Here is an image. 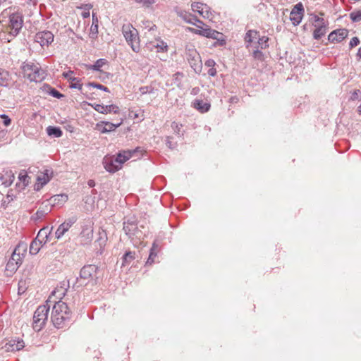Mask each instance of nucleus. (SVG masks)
<instances>
[{
  "instance_id": "10",
  "label": "nucleus",
  "mask_w": 361,
  "mask_h": 361,
  "mask_svg": "<svg viewBox=\"0 0 361 361\" xmlns=\"http://www.w3.org/2000/svg\"><path fill=\"white\" fill-rule=\"evenodd\" d=\"M68 197L67 195L58 194L52 196L46 202H44V203H47L51 209L53 207L55 206H63L68 201Z\"/></svg>"
},
{
  "instance_id": "39",
  "label": "nucleus",
  "mask_w": 361,
  "mask_h": 361,
  "mask_svg": "<svg viewBox=\"0 0 361 361\" xmlns=\"http://www.w3.org/2000/svg\"><path fill=\"white\" fill-rule=\"evenodd\" d=\"M78 8L80 9L84 10V12L82 15L84 18H87L90 16V10L92 8V5L90 4H82Z\"/></svg>"
},
{
  "instance_id": "52",
  "label": "nucleus",
  "mask_w": 361,
  "mask_h": 361,
  "mask_svg": "<svg viewBox=\"0 0 361 361\" xmlns=\"http://www.w3.org/2000/svg\"><path fill=\"white\" fill-rule=\"evenodd\" d=\"M73 71H69L68 72H64L63 73V76L66 79L69 80L70 82H74L75 80V77H73Z\"/></svg>"
},
{
  "instance_id": "28",
  "label": "nucleus",
  "mask_w": 361,
  "mask_h": 361,
  "mask_svg": "<svg viewBox=\"0 0 361 361\" xmlns=\"http://www.w3.org/2000/svg\"><path fill=\"white\" fill-rule=\"evenodd\" d=\"M27 245L26 243L23 241H20L15 247L13 252L21 255L22 257H25V255L27 252Z\"/></svg>"
},
{
  "instance_id": "2",
  "label": "nucleus",
  "mask_w": 361,
  "mask_h": 361,
  "mask_svg": "<svg viewBox=\"0 0 361 361\" xmlns=\"http://www.w3.org/2000/svg\"><path fill=\"white\" fill-rule=\"evenodd\" d=\"M97 270L98 267L94 264L84 266L80 271V276L76 278L77 286H87L90 283H96Z\"/></svg>"
},
{
  "instance_id": "55",
  "label": "nucleus",
  "mask_w": 361,
  "mask_h": 361,
  "mask_svg": "<svg viewBox=\"0 0 361 361\" xmlns=\"http://www.w3.org/2000/svg\"><path fill=\"white\" fill-rule=\"evenodd\" d=\"M182 126V125L179 126V124L176 122H173L171 123V128L172 129L174 130V132L180 135V127Z\"/></svg>"
},
{
  "instance_id": "62",
  "label": "nucleus",
  "mask_w": 361,
  "mask_h": 361,
  "mask_svg": "<svg viewBox=\"0 0 361 361\" xmlns=\"http://www.w3.org/2000/svg\"><path fill=\"white\" fill-rule=\"evenodd\" d=\"M215 64V61L212 59H209L205 62V66L209 67L210 68H214Z\"/></svg>"
},
{
  "instance_id": "29",
  "label": "nucleus",
  "mask_w": 361,
  "mask_h": 361,
  "mask_svg": "<svg viewBox=\"0 0 361 361\" xmlns=\"http://www.w3.org/2000/svg\"><path fill=\"white\" fill-rule=\"evenodd\" d=\"M47 134L54 137H60L62 135V130L59 127L49 126L47 128Z\"/></svg>"
},
{
  "instance_id": "37",
  "label": "nucleus",
  "mask_w": 361,
  "mask_h": 361,
  "mask_svg": "<svg viewBox=\"0 0 361 361\" xmlns=\"http://www.w3.org/2000/svg\"><path fill=\"white\" fill-rule=\"evenodd\" d=\"M200 30H196L195 31V34H197L199 35L206 37L207 38H209L210 37V32H212V29L207 26L206 27H200Z\"/></svg>"
},
{
  "instance_id": "11",
  "label": "nucleus",
  "mask_w": 361,
  "mask_h": 361,
  "mask_svg": "<svg viewBox=\"0 0 361 361\" xmlns=\"http://www.w3.org/2000/svg\"><path fill=\"white\" fill-rule=\"evenodd\" d=\"M348 30L345 28L337 29L332 31L328 36V40L331 42H340L347 37Z\"/></svg>"
},
{
  "instance_id": "30",
  "label": "nucleus",
  "mask_w": 361,
  "mask_h": 361,
  "mask_svg": "<svg viewBox=\"0 0 361 361\" xmlns=\"http://www.w3.org/2000/svg\"><path fill=\"white\" fill-rule=\"evenodd\" d=\"M223 35L222 33L217 32L213 29H212V32H210V37L209 38L216 39L217 43L219 45H224L226 44V42L224 39H222Z\"/></svg>"
},
{
  "instance_id": "58",
  "label": "nucleus",
  "mask_w": 361,
  "mask_h": 361,
  "mask_svg": "<svg viewBox=\"0 0 361 361\" xmlns=\"http://www.w3.org/2000/svg\"><path fill=\"white\" fill-rule=\"evenodd\" d=\"M201 6H202V4L199 3V2L193 3L191 5L192 11L195 12H198V13H199V11L201 10Z\"/></svg>"
},
{
  "instance_id": "40",
  "label": "nucleus",
  "mask_w": 361,
  "mask_h": 361,
  "mask_svg": "<svg viewBox=\"0 0 361 361\" xmlns=\"http://www.w3.org/2000/svg\"><path fill=\"white\" fill-rule=\"evenodd\" d=\"M188 59H191L192 61H196L197 59H199L200 56L196 50L193 48H189L188 49Z\"/></svg>"
},
{
  "instance_id": "20",
  "label": "nucleus",
  "mask_w": 361,
  "mask_h": 361,
  "mask_svg": "<svg viewBox=\"0 0 361 361\" xmlns=\"http://www.w3.org/2000/svg\"><path fill=\"white\" fill-rule=\"evenodd\" d=\"M52 228V227L49 228V226L41 228L37 235V240H39L41 243L46 244V243L49 241V238L51 233Z\"/></svg>"
},
{
  "instance_id": "6",
  "label": "nucleus",
  "mask_w": 361,
  "mask_h": 361,
  "mask_svg": "<svg viewBox=\"0 0 361 361\" xmlns=\"http://www.w3.org/2000/svg\"><path fill=\"white\" fill-rule=\"evenodd\" d=\"M23 24L22 16L19 13H12L9 16L8 29L12 36H16L21 30Z\"/></svg>"
},
{
  "instance_id": "12",
  "label": "nucleus",
  "mask_w": 361,
  "mask_h": 361,
  "mask_svg": "<svg viewBox=\"0 0 361 361\" xmlns=\"http://www.w3.org/2000/svg\"><path fill=\"white\" fill-rule=\"evenodd\" d=\"M102 163L104 169L110 173H115L121 169V165L115 161V159L113 157H105L103 159Z\"/></svg>"
},
{
  "instance_id": "17",
  "label": "nucleus",
  "mask_w": 361,
  "mask_h": 361,
  "mask_svg": "<svg viewBox=\"0 0 361 361\" xmlns=\"http://www.w3.org/2000/svg\"><path fill=\"white\" fill-rule=\"evenodd\" d=\"M15 179L14 173L11 170L4 171L0 175V180L5 187L10 186Z\"/></svg>"
},
{
  "instance_id": "48",
  "label": "nucleus",
  "mask_w": 361,
  "mask_h": 361,
  "mask_svg": "<svg viewBox=\"0 0 361 361\" xmlns=\"http://www.w3.org/2000/svg\"><path fill=\"white\" fill-rule=\"evenodd\" d=\"M82 84L80 82V80L78 78H75V80L74 82H71L69 85V87L72 89H82Z\"/></svg>"
},
{
  "instance_id": "47",
  "label": "nucleus",
  "mask_w": 361,
  "mask_h": 361,
  "mask_svg": "<svg viewBox=\"0 0 361 361\" xmlns=\"http://www.w3.org/2000/svg\"><path fill=\"white\" fill-rule=\"evenodd\" d=\"M121 123L114 124L111 122L104 121V125L106 126L107 133L114 131L116 128L121 126Z\"/></svg>"
},
{
  "instance_id": "51",
  "label": "nucleus",
  "mask_w": 361,
  "mask_h": 361,
  "mask_svg": "<svg viewBox=\"0 0 361 361\" xmlns=\"http://www.w3.org/2000/svg\"><path fill=\"white\" fill-rule=\"evenodd\" d=\"M77 221V217L73 216L68 219H66L63 224L67 226L68 228H70L72 225H73Z\"/></svg>"
},
{
  "instance_id": "53",
  "label": "nucleus",
  "mask_w": 361,
  "mask_h": 361,
  "mask_svg": "<svg viewBox=\"0 0 361 361\" xmlns=\"http://www.w3.org/2000/svg\"><path fill=\"white\" fill-rule=\"evenodd\" d=\"M0 118L2 119L3 123L5 126H8L11 124V120L7 115L1 114L0 115Z\"/></svg>"
},
{
  "instance_id": "34",
  "label": "nucleus",
  "mask_w": 361,
  "mask_h": 361,
  "mask_svg": "<svg viewBox=\"0 0 361 361\" xmlns=\"http://www.w3.org/2000/svg\"><path fill=\"white\" fill-rule=\"evenodd\" d=\"M140 151V147H137L135 149L132 150H123L121 152L122 156H123V159L122 161H125V162L132 158L137 152Z\"/></svg>"
},
{
  "instance_id": "44",
  "label": "nucleus",
  "mask_w": 361,
  "mask_h": 361,
  "mask_svg": "<svg viewBox=\"0 0 361 361\" xmlns=\"http://www.w3.org/2000/svg\"><path fill=\"white\" fill-rule=\"evenodd\" d=\"M97 23H98L97 18H94V14L93 13L92 14V24L91 28H90L91 32L93 35H97V33H98Z\"/></svg>"
},
{
  "instance_id": "27",
  "label": "nucleus",
  "mask_w": 361,
  "mask_h": 361,
  "mask_svg": "<svg viewBox=\"0 0 361 361\" xmlns=\"http://www.w3.org/2000/svg\"><path fill=\"white\" fill-rule=\"evenodd\" d=\"M327 25L316 26L313 32V37L315 39H319L326 33Z\"/></svg>"
},
{
  "instance_id": "50",
  "label": "nucleus",
  "mask_w": 361,
  "mask_h": 361,
  "mask_svg": "<svg viewBox=\"0 0 361 361\" xmlns=\"http://www.w3.org/2000/svg\"><path fill=\"white\" fill-rule=\"evenodd\" d=\"M95 128L102 133H107L106 126L104 125V121L97 123Z\"/></svg>"
},
{
  "instance_id": "23",
  "label": "nucleus",
  "mask_w": 361,
  "mask_h": 361,
  "mask_svg": "<svg viewBox=\"0 0 361 361\" xmlns=\"http://www.w3.org/2000/svg\"><path fill=\"white\" fill-rule=\"evenodd\" d=\"M178 16L182 18L185 22L195 25V22H198L202 24V22L196 19L195 16L191 15L190 13L186 11H180L178 12Z\"/></svg>"
},
{
  "instance_id": "45",
  "label": "nucleus",
  "mask_w": 361,
  "mask_h": 361,
  "mask_svg": "<svg viewBox=\"0 0 361 361\" xmlns=\"http://www.w3.org/2000/svg\"><path fill=\"white\" fill-rule=\"evenodd\" d=\"M23 258L24 257H22L21 255L13 252L11 257L10 259H12L18 265L20 266L23 262Z\"/></svg>"
},
{
  "instance_id": "41",
  "label": "nucleus",
  "mask_w": 361,
  "mask_h": 361,
  "mask_svg": "<svg viewBox=\"0 0 361 361\" xmlns=\"http://www.w3.org/2000/svg\"><path fill=\"white\" fill-rule=\"evenodd\" d=\"M20 266L15 263L12 259H9L6 264V269L7 271H10L11 272L16 271Z\"/></svg>"
},
{
  "instance_id": "35",
  "label": "nucleus",
  "mask_w": 361,
  "mask_h": 361,
  "mask_svg": "<svg viewBox=\"0 0 361 361\" xmlns=\"http://www.w3.org/2000/svg\"><path fill=\"white\" fill-rule=\"evenodd\" d=\"M135 253L134 252H127L123 257L122 266L129 264L135 259Z\"/></svg>"
},
{
  "instance_id": "43",
  "label": "nucleus",
  "mask_w": 361,
  "mask_h": 361,
  "mask_svg": "<svg viewBox=\"0 0 361 361\" xmlns=\"http://www.w3.org/2000/svg\"><path fill=\"white\" fill-rule=\"evenodd\" d=\"M312 18L314 19L313 25L314 27L319 25H326V23L323 18H320L317 15H313Z\"/></svg>"
},
{
  "instance_id": "22",
  "label": "nucleus",
  "mask_w": 361,
  "mask_h": 361,
  "mask_svg": "<svg viewBox=\"0 0 361 361\" xmlns=\"http://www.w3.org/2000/svg\"><path fill=\"white\" fill-rule=\"evenodd\" d=\"M158 252V245L156 241H154L152 244V246L150 249L149 257L146 262V265H151L154 262V259L157 256Z\"/></svg>"
},
{
  "instance_id": "4",
  "label": "nucleus",
  "mask_w": 361,
  "mask_h": 361,
  "mask_svg": "<svg viewBox=\"0 0 361 361\" xmlns=\"http://www.w3.org/2000/svg\"><path fill=\"white\" fill-rule=\"evenodd\" d=\"M50 305H46L39 306L35 310L33 316V329L36 331H40L48 319Z\"/></svg>"
},
{
  "instance_id": "16",
  "label": "nucleus",
  "mask_w": 361,
  "mask_h": 361,
  "mask_svg": "<svg viewBox=\"0 0 361 361\" xmlns=\"http://www.w3.org/2000/svg\"><path fill=\"white\" fill-rule=\"evenodd\" d=\"M94 109L99 113L106 114L108 113L114 112L116 114L118 111V107L114 104L110 105H102V104H94L92 105Z\"/></svg>"
},
{
  "instance_id": "56",
  "label": "nucleus",
  "mask_w": 361,
  "mask_h": 361,
  "mask_svg": "<svg viewBox=\"0 0 361 361\" xmlns=\"http://www.w3.org/2000/svg\"><path fill=\"white\" fill-rule=\"evenodd\" d=\"M359 43H360V39H358V37H354L350 39L349 46L350 48H353V47L357 46L359 44Z\"/></svg>"
},
{
  "instance_id": "14",
  "label": "nucleus",
  "mask_w": 361,
  "mask_h": 361,
  "mask_svg": "<svg viewBox=\"0 0 361 361\" xmlns=\"http://www.w3.org/2000/svg\"><path fill=\"white\" fill-rule=\"evenodd\" d=\"M93 238V228L91 225H85L82 227L80 233L81 242L83 244H88Z\"/></svg>"
},
{
  "instance_id": "7",
  "label": "nucleus",
  "mask_w": 361,
  "mask_h": 361,
  "mask_svg": "<svg viewBox=\"0 0 361 361\" xmlns=\"http://www.w3.org/2000/svg\"><path fill=\"white\" fill-rule=\"evenodd\" d=\"M54 41V35L50 31H42L35 36V42L39 43L42 47H48Z\"/></svg>"
},
{
  "instance_id": "31",
  "label": "nucleus",
  "mask_w": 361,
  "mask_h": 361,
  "mask_svg": "<svg viewBox=\"0 0 361 361\" xmlns=\"http://www.w3.org/2000/svg\"><path fill=\"white\" fill-rule=\"evenodd\" d=\"M9 81L8 72L0 68V86H7Z\"/></svg>"
},
{
  "instance_id": "60",
  "label": "nucleus",
  "mask_w": 361,
  "mask_h": 361,
  "mask_svg": "<svg viewBox=\"0 0 361 361\" xmlns=\"http://www.w3.org/2000/svg\"><path fill=\"white\" fill-rule=\"evenodd\" d=\"M114 159H115V161L118 162L121 165V166H122V164L125 162V161H122V159H123V156H122L121 152H120L117 154V157H114Z\"/></svg>"
},
{
  "instance_id": "32",
  "label": "nucleus",
  "mask_w": 361,
  "mask_h": 361,
  "mask_svg": "<svg viewBox=\"0 0 361 361\" xmlns=\"http://www.w3.org/2000/svg\"><path fill=\"white\" fill-rule=\"evenodd\" d=\"M139 91L142 96L149 94H152L153 97H155L156 90L152 86H143L140 87Z\"/></svg>"
},
{
  "instance_id": "46",
  "label": "nucleus",
  "mask_w": 361,
  "mask_h": 361,
  "mask_svg": "<svg viewBox=\"0 0 361 361\" xmlns=\"http://www.w3.org/2000/svg\"><path fill=\"white\" fill-rule=\"evenodd\" d=\"M350 18L353 22H359L361 20V11H357L350 13Z\"/></svg>"
},
{
  "instance_id": "57",
  "label": "nucleus",
  "mask_w": 361,
  "mask_h": 361,
  "mask_svg": "<svg viewBox=\"0 0 361 361\" xmlns=\"http://www.w3.org/2000/svg\"><path fill=\"white\" fill-rule=\"evenodd\" d=\"M50 94L57 99H60L63 97L62 94H61L58 90H56L54 88L51 90Z\"/></svg>"
},
{
  "instance_id": "38",
  "label": "nucleus",
  "mask_w": 361,
  "mask_h": 361,
  "mask_svg": "<svg viewBox=\"0 0 361 361\" xmlns=\"http://www.w3.org/2000/svg\"><path fill=\"white\" fill-rule=\"evenodd\" d=\"M107 63V61L104 59H98L92 66L91 69L94 71H100L101 68L103 67L104 65H106Z\"/></svg>"
},
{
  "instance_id": "19",
  "label": "nucleus",
  "mask_w": 361,
  "mask_h": 361,
  "mask_svg": "<svg viewBox=\"0 0 361 361\" xmlns=\"http://www.w3.org/2000/svg\"><path fill=\"white\" fill-rule=\"evenodd\" d=\"M258 32L252 30H248L245 37V41L247 48H252L255 45L256 39L258 38Z\"/></svg>"
},
{
  "instance_id": "42",
  "label": "nucleus",
  "mask_w": 361,
  "mask_h": 361,
  "mask_svg": "<svg viewBox=\"0 0 361 361\" xmlns=\"http://www.w3.org/2000/svg\"><path fill=\"white\" fill-rule=\"evenodd\" d=\"M199 13L202 16V17L209 18L210 16L209 8L206 4H202V6H201V10L199 11Z\"/></svg>"
},
{
  "instance_id": "9",
  "label": "nucleus",
  "mask_w": 361,
  "mask_h": 361,
  "mask_svg": "<svg viewBox=\"0 0 361 361\" xmlns=\"http://www.w3.org/2000/svg\"><path fill=\"white\" fill-rule=\"evenodd\" d=\"M304 8L301 3L296 4L290 13V19L294 25H298L300 23Z\"/></svg>"
},
{
  "instance_id": "3",
  "label": "nucleus",
  "mask_w": 361,
  "mask_h": 361,
  "mask_svg": "<svg viewBox=\"0 0 361 361\" xmlns=\"http://www.w3.org/2000/svg\"><path fill=\"white\" fill-rule=\"evenodd\" d=\"M23 71L24 76L30 81L40 82L45 77V72L40 68L39 64L30 62L25 63L23 66Z\"/></svg>"
},
{
  "instance_id": "1",
  "label": "nucleus",
  "mask_w": 361,
  "mask_h": 361,
  "mask_svg": "<svg viewBox=\"0 0 361 361\" xmlns=\"http://www.w3.org/2000/svg\"><path fill=\"white\" fill-rule=\"evenodd\" d=\"M71 312L66 303L59 300L56 302L52 308L51 320L54 326L58 329L64 326L71 319Z\"/></svg>"
},
{
  "instance_id": "33",
  "label": "nucleus",
  "mask_w": 361,
  "mask_h": 361,
  "mask_svg": "<svg viewBox=\"0 0 361 361\" xmlns=\"http://www.w3.org/2000/svg\"><path fill=\"white\" fill-rule=\"evenodd\" d=\"M98 234H99V238H97V240H96L95 243H98L100 248H102L105 245L106 240H107L106 233L104 231H99Z\"/></svg>"
},
{
  "instance_id": "26",
  "label": "nucleus",
  "mask_w": 361,
  "mask_h": 361,
  "mask_svg": "<svg viewBox=\"0 0 361 361\" xmlns=\"http://www.w3.org/2000/svg\"><path fill=\"white\" fill-rule=\"evenodd\" d=\"M42 204L43 207H40L35 214L37 219H42L51 211V207L47 203L43 202Z\"/></svg>"
},
{
  "instance_id": "21",
  "label": "nucleus",
  "mask_w": 361,
  "mask_h": 361,
  "mask_svg": "<svg viewBox=\"0 0 361 361\" xmlns=\"http://www.w3.org/2000/svg\"><path fill=\"white\" fill-rule=\"evenodd\" d=\"M193 107L201 113H206L209 110L211 105L209 102L196 99L193 102Z\"/></svg>"
},
{
  "instance_id": "13",
  "label": "nucleus",
  "mask_w": 361,
  "mask_h": 361,
  "mask_svg": "<svg viewBox=\"0 0 361 361\" xmlns=\"http://www.w3.org/2000/svg\"><path fill=\"white\" fill-rule=\"evenodd\" d=\"M52 175L53 171L51 169H47L44 171L40 172L37 175V190H39L41 188L45 185L51 180Z\"/></svg>"
},
{
  "instance_id": "36",
  "label": "nucleus",
  "mask_w": 361,
  "mask_h": 361,
  "mask_svg": "<svg viewBox=\"0 0 361 361\" xmlns=\"http://www.w3.org/2000/svg\"><path fill=\"white\" fill-rule=\"evenodd\" d=\"M67 226H66L63 223L61 224L55 232V235L57 239L61 238L66 232L68 231Z\"/></svg>"
},
{
  "instance_id": "61",
  "label": "nucleus",
  "mask_w": 361,
  "mask_h": 361,
  "mask_svg": "<svg viewBox=\"0 0 361 361\" xmlns=\"http://www.w3.org/2000/svg\"><path fill=\"white\" fill-rule=\"evenodd\" d=\"M360 95L361 92L359 90H356L353 92L350 99L352 100L359 99Z\"/></svg>"
},
{
  "instance_id": "64",
  "label": "nucleus",
  "mask_w": 361,
  "mask_h": 361,
  "mask_svg": "<svg viewBox=\"0 0 361 361\" xmlns=\"http://www.w3.org/2000/svg\"><path fill=\"white\" fill-rule=\"evenodd\" d=\"M207 73L209 75L214 77L216 74V71L214 68H211L208 70Z\"/></svg>"
},
{
  "instance_id": "59",
  "label": "nucleus",
  "mask_w": 361,
  "mask_h": 361,
  "mask_svg": "<svg viewBox=\"0 0 361 361\" xmlns=\"http://www.w3.org/2000/svg\"><path fill=\"white\" fill-rule=\"evenodd\" d=\"M27 178L28 176L25 171H21L18 175L19 180L22 181L24 184H25Z\"/></svg>"
},
{
  "instance_id": "24",
  "label": "nucleus",
  "mask_w": 361,
  "mask_h": 361,
  "mask_svg": "<svg viewBox=\"0 0 361 361\" xmlns=\"http://www.w3.org/2000/svg\"><path fill=\"white\" fill-rule=\"evenodd\" d=\"M268 39L269 38L267 37L263 36L260 37L259 35L258 34V38L256 39L257 42H255L252 48L260 49H264L267 48L269 47Z\"/></svg>"
},
{
  "instance_id": "8",
  "label": "nucleus",
  "mask_w": 361,
  "mask_h": 361,
  "mask_svg": "<svg viewBox=\"0 0 361 361\" xmlns=\"http://www.w3.org/2000/svg\"><path fill=\"white\" fill-rule=\"evenodd\" d=\"M123 231L130 238H133L134 236L136 238L140 237L139 235L140 231L135 220H128L127 221H124Z\"/></svg>"
},
{
  "instance_id": "25",
  "label": "nucleus",
  "mask_w": 361,
  "mask_h": 361,
  "mask_svg": "<svg viewBox=\"0 0 361 361\" xmlns=\"http://www.w3.org/2000/svg\"><path fill=\"white\" fill-rule=\"evenodd\" d=\"M44 245L43 243H41L39 240H37L35 238L30 245V253L31 255H37L39 251L40 250V248Z\"/></svg>"
},
{
  "instance_id": "54",
  "label": "nucleus",
  "mask_w": 361,
  "mask_h": 361,
  "mask_svg": "<svg viewBox=\"0 0 361 361\" xmlns=\"http://www.w3.org/2000/svg\"><path fill=\"white\" fill-rule=\"evenodd\" d=\"M89 85L92 86L93 87L102 90H103L104 92H109V89L106 87H105V86H104V85H102L101 84H99V83L92 82V83H89Z\"/></svg>"
},
{
  "instance_id": "18",
  "label": "nucleus",
  "mask_w": 361,
  "mask_h": 361,
  "mask_svg": "<svg viewBox=\"0 0 361 361\" xmlns=\"http://www.w3.org/2000/svg\"><path fill=\"white\" fill-rule=\"evenodd\" d=\"M25 346L23 340H11L5 345L7 351H18L23 349Z\"/></svg>"
},
{
  "instance_id": "63",
  "label": "nucleus",
  "mask_w": 361,
  "mask_h": 361,
  "mask_svg": "<svg viewBox=\"0 0 361 361\" xmlns=\"http://www.w3.org/2000/svg\"><path fill=\"white\" fill-rule=\"evenodd\" d=\"M166 145L170 149H173L175 147V145L173 144V142H171V138L169 137H167V138H166Z\"/></svg>"
},
{
  "instance_id": "15",
  "label": "nucleus",
  "mask_w": 361,
  "mask_h": 361,
  "mask_svg": "<svg viewBox=\"0 0 361 361\" xmlns=\"http://www.w3.org/2000/svg\"><path fill=\"white\" fill-rule=\"evenodd\" d=\"M150 50L157 49V52H166L168 51V44L160 39H156L154 42H150L148 44Z\"/></svg>"
},
{
  "instance_id": "49",
  "label": "nucleus",
  "mask_w": 361,
  "mask_h": 361,
  "mask_svg": "<svg viewBox=\"0 0 361 361\" xmlns=\"http://www.w3.org/2000/svg\"><path fill=\"white\" fill-rule=\"evenodd\" d=\"M252 56L255 59H257V60H262L263 59V53L259 50V49H255V48H252Z\"/></svg>"
},
{
  "instance_id": "5",
  "label": "nucleus",
  "mask_w": 361,
  "mask_h": 361,
  "mask_svg": "<svg viewBox=\"0 0 361 361\" xmlns=\"http://www.w3.org/2000/svg\"><path fill=\"white\" fill-rule=\"evenodd\" d=\"M123 35L132 49L138 52L140 49L138 32L131 25L127 24L122 27Z\"/></svg>"
}]
</instances>
